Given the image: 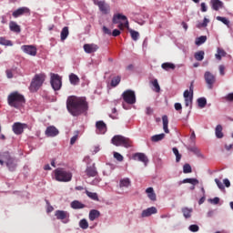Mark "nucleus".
Here are the masks:
<instances>
[{
	"mask_svg": "<svg viewBox=\"0 0 233 233\" xmlns=\"http://www.w3.org/2000/svg\"><path fill=\"white\" fill-rule=\"evenodd\" d=\"M66 108L73 116H79L88 110V103L85 97L71 96L66 100Z\"/></svg>",
	"mask_w": 233,
	"mask_h": 233,
	"instance_id": "1",
	"label": "nucleus"
},
{
	"mask_svg": "<svg viewBox=\"0 0 233 233\" xmlns=\"http://www.w3.org/2000/svg\"><path fill=\"white\" fill-rule=\"evenodd\" d=\"M25 96L18 92L11 93L7 97V103L11 107L19 109L25 105Z\"/></svg>",
	"mask_w": 233,
	"mask_h": 233,
	"instance_id": "2",
	"label": "nucleus"
},
{
	"mask_svg": "<svg viewBox=\"0 0 233 233\" xmlns=\"http://www.w3.org/2000/svg\"><path fill=\"white\" fill-rule=\"evenodd\" d=\"M46 78V76L45 74L35 75L31 82V85L29 87L30 91L37 92V90H39V88L43 86V83H45Z\"/></svg>",
	"mask_w": 233,
	"mask_h": 233,
	"instance_id": "3",
	"label": "nucleus"
},
{
	"mask_svg": "<svg viewBox=\"0 0 233 233\" xmlns=\"http://www.w3.org/2000/svg\"><path fill=\"white\" fill-rule=\"evenodd\" d=\"M112 23L114 25H117V27L120 30H124V27L128 28L129 27V24H128V20L127 18V16H125V15H120V13H118L117 15H114L113 18H112Z\"/></svg>",
	"mask_w": 233,
	"mask_h": 233,
	"instance_id": "4",
	"label": "nucleus"
},
{
	"mask_svg": "<svg viewBox=\"0 0 233 233\" xmlns=\"http://www.w3.org/2000/svg\"><path fill=\"white\" fill-rule=\"evenodd\" d=\"M55 178L59 182H69L72 180V174L62 168H57L55 170Z\"/></svg>",
	"mask_w": 233,
	"mask_h": 233,
	"instance_id": "5",
	"label": "nucleus"
},
{
	"mask_svg": "<svg viewBox=\"0 0 233 233\" xmlns=\"http://www.w3.org/2000/svg\"><path fill=\"white\" fill-rule=\"evenodd\" d=\"M112 144L115 145L116 147H124L126 148H128L132 146V141L129 138H127L122 136H115L112 140Z\"/></svg>",
	"mask_w": 233,
	"mask_h": 233,
	"instance_id": "6",
	"label": "nucleus"
},
{
	"mask_svg": "<svg viewBox=\"0 0 233 233\" xmlns=\"http://www.w3.org/2000/svg\"><path fill=\"white\" fill-rule=\"evenodd\" d=\"M123 100L128 105H134L136 103V95L132 90H127L122 94Z\"/></svg>",
	"mask_w": 233,
	"mask_h": 233,
	"instance_id": "7",
	"label": "nucleus"
},
{
	"mask_svg": "<svg viewBox=\"0 0 233 233\" xmlns=\"http://www.w3.org/2000/svg\"><path fill=\"white\" fill-rule=\"evenodd\" d=\"M56 219L61 220L64 224L70 222V213L65 210H56L55 212Z\"/></svg>",
	"mask_w": 233,
	"mask_h": 233,
	"instance_id": "8",
	"label": "nucleus"
},
{
	"mask_svg": "<svg viewBox=\"0 0 233 233\" xmlns=\"http://www.w3.org/2000/svg\"><path fill=\"white\" fill-rule=\"evenodd\" d=\"M51 86L55 91H59V89H61V77L58 75L53 74L51 76Z\"/></svg>",
	"mask_w": 233,
	"mask_h": 233,
	"instance_id": "9",
	"label": "nucleus"
},
{
	"mask_svg": "<svg viewBox=\"0 0 233 233\" xmlns=\"http://www.w3.org/2000/svg\"><path fill=\"white\" fill-rule=\"evenodd\" d=\"M21 50L31 56H37V47L35 46H22Z\"/></svg>",
	"mask_w": 233,
	"mask_h": 233,
	"instance_id": "10",
	"label": "nucleus"
},
{
	"mask_svg": "<svg viewBox=\"0 0 233 233\" xmlns=\"http://www.w3.org/2000/svg\"><path fill=\"white\" fill-rule=\"evenodd\" d=\"M204 77H205L206 83L208 85V87L209 89H212L213 85L216 82L215 76L210 72H206Z\"/></svg>",
	"mask_w": 233,
	"mask_h": 233,
	"instance_id": "11",
	"label": "nucleus"
},
{
	"mask_svg": "<svg viewBox=\"0 0 233 233\" xmlns=\"http://www.w3.org/2000/svg\"><path fill=\"white\" fill-rule=\"evenodd\" d=\"M23 15H30V9H28V7H19L18 9L13 12V16L15 18H18Z\"/></svg>",
	"mask_w": 233,
	"mask_h": 233,
	"instance_id": "12",
	"label": "nucleus"
},
{
	"mask_svg": "<svg viewBox=\"0 0 233 233\" xmlns=\"http://www.w3.org/2000/svg\"><path fill=\"white\" fill-rule=\"evenodd\" d=\"M97 170L95 167V164L90 166V167H87L86 168V171H85V176L84 177H95L97 176Z\"/></svg>",
	"mask_w": 233,
	"mask_h": 233,
	"instance_id": "13",
	"label": "nucleus"
},
{
	"mask_svg": "<svg viewBox=\"0 0 233 233\" xmlns=\"http://www.w3.org/2000/svg\"><path fill=\"white\" fill-rule=\"evenodd\" d=\"M25 127H26V124L15 123L12 129L15 135H21L25 131Z\"/></svg>",
	"mask_w": 233,
	"mask_h": 233,
	"instance_id": "14",
	"label": "nucleus"
},
{
	"mask_svg": "<svg viewBox=\"0 0 233 233\" xmlns=\"http://www.w3.org/2000/svg\"><path fill=\"white\" fill-rule=\"evenodd\" d=\"M96 5L98 6L101 13H103L104 15L109 14L110 7L108 4H106V2H103V1H99V2H96Z\"/></svg>",
	"mask_w": 233,
	"mask_h": 233,
	"instance_id": "15",
	"label": "nucleus"
},
{
	"mask_svg": "<svg viewBox=\"0 0 233 233\" xmlns=\"http://www.w3.org/2000/svg\"><path fill=\"white\" fill-rule=\"evenodd\" d=\"M96 133L104 135L106 132V125L103 121H97L96 123Z\"/></svg>",
	"mask_w": 233,
	"mask_h": 233,
	"instance_id": "16",
	"label": "nucleus"
},
{
	"mask_svg": "<svg viewBox=\"0 0 233 233\" xmlns=\"http://www.w3.org/2000/svg\"><path fill=\"white\" fill-rule=\"evenodd\" d=\"M184 98H185V106L187 107L191 106L192 101H193V94H191V92H189L188 90H186L184 92Z\"/></svg>",
	"mask_w": 233,
	"mask_h": 233,
	"instance_id": "17",
	"label": "nucleus"
},
{
	"mask_svg": "<svg viewBox=\"0 0 233 233\" xmlns=\"http://www.w3.org/2000/svg\"><path fill=\"white\" fill-rule=\"evenodd\" d=\"M98 49V46H96V44H85L84 45V51L86 54H92L96 52V50Z\"/></svg>",
	"mask_w": 233,
	"mask_h": 233,
	"instance_id": "18",
	"label": "nucleus"
},
{
	"mask_svg": "<svg viewBox=\"0 0 233 233\" xmlns=\"http://www.w3.org/2000/svg\"><path fill=\"white\" fill-rule=\"evenodd\" d=\"M57 135H59V130H57V128H56V127L54 126L48 127L46 130V136L47 137H56Z\"/></svg>",
	"mask_w": 233,
	"mask_h": 233,
	"instance_id": "19",
	"label": "nucleus"
},
{
	"mask_svg": "<svg viewBox=\"0 0 233 233\" xmlns=\"http://www.w3.org/2000/svg\"><path fill=\"white\" fill-rule=\"evenodd\" d=\"M157 208L155 207H152V208H148L143 210L141 217L147 218V217H150L151 215L157 214Z\"/></svg>",
	"mask_w": 233,
	"mask_h": 233,
	"instance_id": "20",
	"label": "nucleus"
},
{
	"mask_svg": "<svg viewBox=\"0 0 233 233\" xmlns=\"http://www.w3.org/2000/svg\"><path fill=\"white\" fill-rule=\"evenodd\" d=\"M133 159L134 160H138L143 162L145 165H147V163L148 162L147 157H146L145 154L143 153H137L133 156Z\"/></svg>",
	"mask_w": 233,
	"mask_h": 233,
	"instance_id": "21",
	"label": "nucleus"
},
{
	"mask_svg": "<svg viewBox=\"0 0 233 233\" xmlns=\"http://www.w3.org/2000/svg\"><path fill=\"white\" fill-rule=\"evenodd\" d=\"M210 4L213 10L215 11H218L220 8L223 7V2H221L220 0H211Z\"/></svg>",
	"mask_w": 233,
	"mask_h": 233,
	"instance_id": "22",
	"label": "nucleus"
},
{
	"mask_svg": "<svg viewBox=\"0 0 233 233\" xmlns=\"http://www.w3.org/2000/svg\"><path fill=\"white\" fill-rule=\"evenodd\" d=\"M5 164L10 171H15L16 169L17 164L14 157L8 160Z\"/></svg>",
	"mask_w": 233,
	"mask_h": 233,
	"instance_id": "23",
	"label": "nucleus"
},
{
	"mask_svg": "<svg viewBox=\"0 0 233 233\" xmlns=\"http://www.w3.org/2000/svg\"><path fill=\"white\" fill-rule=\"evenodd\" d=\"M9 28L12 32L21 33V26L16 22H10Z\"/></svg>",
	"mask_w": 233,
	"mask_h": 233,
	"instance_id": "24",
	"label": "nucleus"
},
{
	"mask_svg": "<svg viewBox=\"0 0 233 233\" xmlns=\"http://www.w3.org/2000/svg\"><path fill=\"white\" fill-rule=\"evenodd\" d=\"M99 217H100V212L98 210L92 209L89 211V220L94 221Z\"/></svg>",
	"mask_w": 233,
	"mask_h": 233,
	"instance_id": "25",
	"label": "nucleus"
},
{
	"mask_svg": "<svg viewBox=\"0 0 233 233\" xmlns=\"http://www.w3.org/2000/svg\"><path fill=\"white\" fill-rule=\"evenodd\" d=\"M69 81H70V84L73 85V86H77L79 85V77L77 76H76L75 74H71L69 76Z\"/></svg>",
	"mask_w": 233,
	"mask_h": 233,
	"instance_id": "26",
	"label": "nucleus"
},
{
	"mask_svg": "<svg viewBox=\"0 0 233 233\" xmlns=\"http://www.w3.org/2000/svg\"><path fill=\"white\" fill-rule=\"evenodd\" d=\"M146 192L147 193V197L149 198L150 200L156 201L157 196L154 193V189L152 187L147 188Z\"/></svg>",
	"mask_w": 233,
	"mask_h": 233,
	"instance_id": "27",
	"label": "nucleus"
},
{
	"mask_svg": "<svg viewBox=\"0 0 233 233\" xmlns=\"http://www.w3.org/2000/svg\"><path fill=\"white\" fill-rule=\"evenodd\" d=\"M85 204L77 201V200H75L71 203V208H74V209H81V208H85Z\"/></svg>",
	"mask_w": 233,
	"mask_h": 233,
	"instance_id": "28",
	"label": "nucleus"
},
{
	"mask_svg": "<svg viewBox=\"0 0 233 233\" xmlns=\"http://www.w3.org/2000/svg\"><path fill=\"white\" fill-rule=\"evenodd\" d=\"M131 185V181L129 178L126 177L119 181V187H128Z\"/></svg>",
	"mask_w": 233,
	"mask_h": 233,
	"instance_id": "29",
	"label": "nucleus"
},
{
	"mask_svg": "<svg viewBox=\"0 0 233 233\" xmlns=\"http://www.w3.org/2000/svg\"><path fill=\"white\" fill-rule=\"evenodd\" d=\"M162 121H163V129H164L166 134H168L169 130H168V118H167V116H162Z\"/></svg>",
	"mask_w": 233,
	"mask_h": 233,
	"instance_id": "30",
	"label": "nucleus"
},
{
	"mask_svg": "<svg viewBox=\"0 0 233 233\" xmlns=\"http://www.w3.org/2000/svg\"><path fill=\"white\" fill-rule=\"evenodd\" d=\"M181 210H182L183 216H184L186 218H191V213L193 212V209H192V208H183Z\"/></svg>",
	"mask_w": 233,
	"mask_h": 233,
	"instance_id": "31",
	"label": "nucleus"
},
{
	"mask_svg": "<svg viewBox=\"0 0 233 233\" xmlns=\"http://www.w3.org/2000/svg\"><path fill=\"white\" fill-rule=\"evenodd\" d=\"M69 31H68V27H63L62 31H61V40L65 41L66 40V38L68 37L69 35Z\"/></svg>",
	"mask_w": 233,
	"mask_h": 233,
	"instance_id": "32",
	"label": "nucleus"
},
{
	"mask_svg": "<svg viewBox=\"0 0 233 233\" xmlns=\"http://www.w3.org/2000/svg\"><path fill=\"white\" fill-rule=\"evenodd\" d=\"M227 55L226 51L224 49H220V47L218 48V54H216V58L220 61L222 57H225Z\"/></svg>",
	"mask_w": 233,
	"mask_h": 233,
	"instance_id": "33",
	"label": "nucleus"
},
{
	"mask_svg": "<svg viewBox=\"0 0 233 233\" xmlns=\"http://www.w3.org/2000/svg\"><path fill=\"white\" fill-rule=\"evenodd\" d=\"M0 45L13 46V42H11V40H6L4 36H0Z\"/></svg>",
	"mask_w": 233,
	"mask_h": 233,
	"instance_id": "34",
	"label": "nucleus"
},
{
	"mask_svg": "<svg viewBox=\"0 0 233 233\" xmlns=\"http://www.w3.org/2000/svg\"><path fill=\"white\" fill-rule=\"evenodd\" d=\"M222 130H223V127L220 125L217 126V127H216V137L218 138H222L224 137V135L222 133Z\"/></svg>",
	"mask_w": 233,
	"mask_h": 233,
	"instance_id": "35",
	"label": "nucleus"
},
{
	"mask_svg": "<svg viewBox=\"0 0 233 233\" xmlns=\"http://www.w3.org/2000/svg\"><path fill=\"white\" fill-rule=\"evenodd\" d=\"M182 183H183V184L189 183V184H191V185H193V186H196V185H198L199 182H198V180L196 179V178H186V179H184V180L182 181Z\"/></svg>",
	"mask_w": 233,
	"mask_h": 233,
	"instance_id": "36",
	"label": "nucleus"
},
{
	"mask_svg": "<svg viewBox=\"0 0 233 233\" xmlns=\"http://www.w3.org/2000/svg\"><path fill=\"white\" fill-rule=\"evenodd\" d=\"M161 66L166 71H168L170 69L174 70L176 68V66L171 63H164Z\"/></svg>",
	"mask_w": 233,
	"mask_h": 233,
	"instance_id": "37",
	"label": "nucleus"
},
{
	"mask_svg": "<svg viewBox=\"0 0 233 233\" xmlns=\"http://www.w3.org/2000/svg\"><path fill=\"white\" fill-rule=\"evenodd\" d=\"M204 51H198L194 56L197 61H202L204 59Z\"/></svg>",
	"mask_w": 233,
	"mask_h": 233,
	"instance_id": "38",
	"label": "nucleus"
},
{
	"mask_svg": "<svg viewBox=\"0 0 233 233\" xmlns=\"http://www.w3.org/2000/svg\"><path fill=\"white\" fill-rule=\"evenodd\" d=\"M120 81H121V77L120 76H116L111 80L110 85H111L112 87H116V86L119 85Z\"/></svg>",
	"mask_w": 233,
	"mask_h": 233,
	"instance_id": "39",
	"label": "nucleus"
},
{
	"mask_svg": "<svg viewBox=\"0 0 233 233\" xmlns=\"http://www.w3.org/2000/svg\"><path fill=\"white\" fill-rule=\"evenodd\" d=\"M165 137V134L156 135L151 137L152 142L161 141Z\"/></svg>",
	"mask_w": 233,
	"mask_h": 233,
	"instance_id": "40",
	"label": "nucleus"
},
{
	"mask_svg": "<svg viewBox=\"0 0 233 233\" xmlns=\"http://www.w3.org/2000/svg\"><path fill=\"white\" fill-rule=\"evenodd\" d=\"M2 159L6 163L7 161H10L13 157H11L9 152H5L1 155Z\"/></svg>",
	"mask_w": 233,
	"mask_h": 233,
	"instance_id": "41",
	"label": "nucleus"
},
{
	"mask_svg": "<svg viewBox=\"0 0 233 233\" xmlns=\"http://www.w3.org/2000/svg\"><path fill=\"white\" fill-rule=\"evenodd\" d=\"M151 84H152V86H154V91L155 92H157V93H159L160 92V86H159V85H158V82H157V79H155V80H153L152 82H151Z\"/></svg>",
	"mask_w": 233,
	"mask_h": 233,
	"instance_id": "42",
	"label": "nucleus"
},
{
	"mask_svg": "<svg viewBox=\"0 0 233 233\" xmlns=\"http://www.w3.org/2000/svg\"><path fill=\"white\" fill-rule=\"evenodd\" d=\"M86 194L93 200H96L97 201L98 200V197H97V194L96 193H92L88 190H86Z\"/></svg>",
	"mask_w": 233,
	"mask_h": 233,
	"instance_id": "43",
	"label": "nucleus"
},
{
	"mask_svg": "<svg viewBox=\"0 0 233 233\" xmlns=\"http://www.w3.org/2000/svg\"><path fill=\"white\" fill-rule=\"evenodd\" d=\"M198 106H199L200 108H204V107L206 106V105H207V100H206V98H204V97L198 98Z\"/></svg>",
	"mask_w": 233,
	"mask_h": 233,
	"instance_id": "44",
	"label": "nucleus"
},
{
	"mask_svg": "<svg viewBox=\"0 0 233 233\" xmlns=\"http://www.w3.org/2000/svg\"><path fill=\"white\" fill-rule=\"evenodd\" d=\"M207 41V36H198L196 40V45L197 46H201Z\"/></svg>",
	"mask_w": 233,
	"mask_h": 233,
	"instance_id": "45",
	"label": "nucleus"
},
{
	"mask_svg": "<svg viewBox=\"0 0 233 233\" xmlns=\"http://www.w3.org/2000/svg\"><path fill=\"white\" fill-rule=\"evenodd\" d=\"M79 227L82 228V229H86L88 228V221H86V219H82L80 220L79 222Z\"/></svg>",
	"mask_w": 233,
	"mask_h": 233,
	"instance_id": "46",
	"label": "nucleus"
},
{
	"mask_svg": "<svg viewBox=\"0 0 233 233\" xmlns=\"http://www.w3.org/2000/svg\"><path fill=\"white\" fill-rule=\"evenodd\" d=\"M130 35H131V38L134 40V41H137L139 37V33H137V31H133V29H130Z\"/></svg>",
	"mask_w": 233,
	"mask_h": 233,
	"instance_id": "47",
	"label": "nucleus"
},
{
	"mask_svg": "<svg viewBox=\"0 0 233 233\" xmlns=\"http://www.w3.org/2000/svg\"><path fill=\"white\" fill-rule=\"evenodd\" d=\"M217 20L222 22L227 26L229 25V20H228V18H225V16H217Z\"/></svg>",
	"mask_w": 233,
	"mask_h": 233,
	"instance_id": "48",
	"label": "nucleus"
},
{
	"mask_svg": "<svg viewBox=\"0 0 233 233\" xmlns=\"http://www.w3.org/2000/svg\"><path fill=\"white\" fill-rule=\"evenodd\" d=\"M183 172L185 174H188V173H191L192 172V168L190 167L189 164H185L184 167H183Z\"/></svg>",
	"mask_w": 233,
	"mask_h": 233,
	"instance_id": "49",
	"label": "nucleus"
},
{
	"mask_svg": "<svg viewBox=\"0 0 233 233\" xmlns=\"http://www.w3.org/2000/svg\"><path fill=\"white\" fill-rule=\"evenodd\" d=\"M173 153H174L175 156H176V161H177V162H179L182 156L179 154L177 148L174 147V148H173Z\"/></svg>",
	"mask_w": 233,
	"mask_h": 233,
	"instance_id": "50",
	"label": "nucleus"
},
{
	"mask_svg": "<svg viewBox=\"0 0 233 233\" xmlns=\"http://www.w3.org/2000/svg\"><path fill=\"white\" fill-rule=\"evenodd\" d=\"M209 23L208 18H204V21L201 24L198 25V28H205L208 26V24Z\"/></svg>",
	"mask_w": 233,
	"mask_h": 233,
	"instance_id": "51",
	"label": "nucleus"
},
{
	"mask_svg": "<svg viewBox=\"0 0 233 233\" xmlns=\"http://www.w3.org/2000/svg\"><path fill=\"white\" fill-rule=\"evenodd\" d=\"M114 157L119 162H122L124 159V157L117 152H114Z\"/></svg>",
	"mask_w": 233,
	"mask_h": 233,
	"instance_id": "52",
	"label": "nucleus"
},
{
	"mask_svg": "<svg viewBox=\"0 0 233 233\" xmlns=\"http://www.w3.org/2000/svg\"><path fill=\"white\" fill-rule=\"evenodd\" d=\"M188 229L192 232H198L199 230V228L198 225H191L189 226Z\"/></svg>",
	"mask_w": 233,
	"mask_h": 233,
	"instance_id": "53",
	"label": "nucleus"
},
{
	"mask_svg": "<svg viewBox=\"0 0 233 233\" xmlns=\"http://www.w3.org/2000/svg\"><path fill=\"white\" fill-rule=\"evenodd\" d=\"M5 74H6V77H7V78H9V79L14 78V74H13V71H12V70H6V71H5Z\"/></svg>",
	"mask_w": 233,
	"mask_h": 233,
	"instance_id": "54",
	"label": "nucleus"
},
{
	"mask_svg": "<svg viewBox=\"0 0 233 233\" xmlns=\"http://www.w3.org/2000/svg\"><path fill=\"white\" fill-rule=\"evenodd\" d=\"M215 182H216V184L218 185V187H219V189H224L225 187H224V186H223V184L218 179V178H216L215 179Z\"/></svg>",
	"mask_w": 233,
	"mask_h": 233,
	"instance_id": "55",
	"label": "nucleus"
},
{
	"mask_svg": "<svg viewBox=\"0 0 233 233\" xmlns=\"http://www.w3.org/2000/svg\"><path fill=\"white\" fill-rule=\"evenodd\" d=\"M103 32H104V34L108 35H111V34H112L110 29H107V27H106V25H104V27H103Z\"/></svg>",
	"mask_w": 233,
	"mask_h": 233,
	"instance_id": "56",
	"label": "nucleus"
},
{
	"mask_svg": "<svg viewBox=\"0 0 233 233\" xmlns=\"http://www.w3.org/2000/svg\"><path fill=\"white\" fill-rule=\"evenodd\" d=\"M120 34H121V33H120L119 29H114V31L112 32V35H113L114 37L118 36Z\"/></svg>",
	"mask_w": 233,
	"mask_h": 233,
	"instance_id": "57",
	"label": "nucleus"
},
{
	"mask_svg": "<svg viewBox=\"0 0 233 233\" xmlns=\"http://www.w3.org/2000/svg\"><path fill=\"white\" fill-rule=\"evenodd\" d=\"M226 100H227V101H229V102H233V93L228 94V95L226 96Z\"/></svg>",
	"mask_w": 233,
	"mask_h": 233,
	"instance_id": "58",
	"label": "nucleus"
},
{
	"mask_svg": "<svg viewBox=\"0 0 233 233\" xmlns=\"http://www.w3.org/2000/svg\"><path fill=\"white\" fill-rule=\"evenodd\" d=\"M208 11L207 5L205 4V2H202L201 4V12L205 13Z\"/></svg>",
	"mask_w": 233,
	"mask_h": 233,
	"instance_id": "59",
	"label": "nucleus"
},
{
	"mask_svg": "<svg viewBox=\"0 0 233 233\" xmlns=\"http://www.w3.org/2000/svg\"><path fill=\"white\" fill-rule=\"evenodd\" d=\"M188 150L195 154H198L199 152V150L196 147H189Z\"/></svg>",
	"mask_w": 233,
	"mask_h": 233,
	"instance_id": "60",
	"label": "nucleus"
},
{
	"mask_svg": "<svg viewBox=\"0 0 233 233\" xmlns=\"http://www.w3.org/2000/svg\"><path fill=\"white\" fill-rule=\"evenodd\" d=\"M175 109H176L177 111H180V110L182 109L181 104L176 103V104H175Z\"/></svg>",
	"mask_w": 233,
	"mask_h": 233,
	"instance_id": "61",
	"label": "nucleus"
},
{
	"mask_svg": "<svg viewBox=\"0 0 233 233\" xmlns=\"http://www.w3.org/2000/svg\"><path fill=\"white\" fill-rule=\"evenodd\" d=\"M219 198H215L213 199H210V202L215 204V205H218L219 203Z\"/></svg>",
	"mask_w": 233,
	"mask_h": 233,
	"instance_id": "62",
	"label": "nucleus"
},
{
	"mask_svg": "<svg viewBox=\"0 0 233 233\" xmlns=\"http://www.w3.org/2000/svg\"><path fill=\"white\" fill-rule=\"evenodd\" d=\"M219 73L221 76L225 75V66H219Z\"/></svg>",
	"mask_w": 233,
	"mask_h": 233,
	"instance_id": "63",
	"label": "nucleus"
},
{
	"mask_svg": "<svg viewBox=\"0 0 233 233\" xmlns=\"http://www.w3.org/2000/svg\"><path fill=\"white\" fill-rule=\"evenodd\" d=\"M76 141H77V136H74L71 140H70V144L71 145H74L76 144Z\"/></svg>",
	"mask_w": 233,
	"mask_h": 233,
	"instance_id": "64",
	"label": "nucleus"
}]
</instances>
